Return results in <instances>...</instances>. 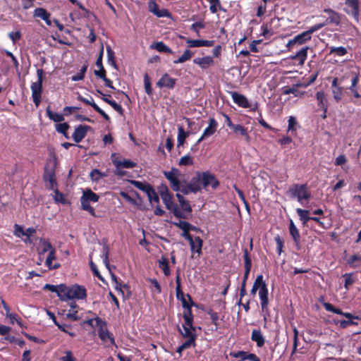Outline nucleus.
<instances>
[{"mask_svg":"<svg viewBox=\"0 0 361 361\" xmlns=\"http://www.w3.org/2000/svg\"><path fill=\"white\" fill-rule=\"evenodd\" d=\"M259 290V297L260 299V305L262 308V312L264 313L263 318L264 322L267 321V318L270 317V310L268 308L269 305V291L266 282L263 279V275L259 274L255 279L252 285L250 293L255 295Z\"/></svg>","mask_w":361,"mask_h":361,"instance_id":"1","label":"nucleus"},{"mask_svg":"<svg viewBox=\"0 0 361 361\" xmlns=\"http://www.w3.org/2000/svg\"><path fill=\"white\" fill-rule=\"evenodd\" d=\"M99 199V196L91 189L87 188L84 190L80 199L81 209L88 212L93 216H97L94 209L90 206V202H97Z\"/></svg>","mask_w":361,"mask_h":361,"instance_id":"2","label":"nucleus"},{"mask_svg":"<svg viewBox=\"0 0 361 361\" xmlns=\"http://www.w3.org/2000/svg\"><path fill=\"white\" fill-rule=\"evenodd\" d=\"M288 194L292 198H296L299 202L302 200L309 201L311 194L307 184H293L288 190Z\"/></svg>","mask_w":361,"mask_h":361,"instance_id":"3","label":"nucleus"},{"mask_svg":"<svg viewBox=\"0 0 361 361\" xmlns=\"http://www.w3.org/2000/svg\"><path fill=\"white\" fill-rule=\"evenodd\" d=\"M37 81L32 82L30 88L32 90V97L35 105L39 106L42 93V83L44 79L43 69L37 70Z\"/></svg>","mask_w":361,"mask_h":361,"instance_id":"4","label":"nucleus"},{"mask_svg":"<svg viewBox=\"0 0 361 361\" xmlns=\"http://www.w3.org/2000/svg\"><path fill=\"white\" fill-rule=\"evenodd\" d=\"M348 78H350L351 85L348 89L352 92V98L350 102L356 106H361V94L357 91V86L360 80V73L350 71L347 75Z\"/></svg>","mask_w":361,"mask_h":361,"instance_id":"5","label":"nucleus"},{"mask_svg":"<svg viewBox=\"0 0 361 361\" xmlns=\"http://www.w3.org/2000/svg\"><path fill=\"white\" fill-rule=\"evenodd\" d=\"M322 25H314L313 26L310 27L307 30L301 32L300 34H298L295 35L293 39L289 40L287 46H294L295 44L301 45L307 42V41H310L312 38V35L322 29Z\"/></svg>","mask_w":361,"mask_h":361,"instance_id":"6","label":"nucleus"},{"mask_svg":"<svg viewBox=\"0 0 361 361\" xmlns=\"http://www.w3.org/2000/svg\"><path fill=\"white\" fill-rule=\"evenodd\" d=\"M349 73H350V72L347 73L341 78H338L337 77L334 78V79L331 82V92H332L334 99L336 102H341L343 98L345 89L342 86V83L345 78H348L347 77V75Z\"/></svg>","mask_w":361,"mask_h":361,"instance_id":"7","label":"nucleus"},{"mask_svg":"<svg viewBox=\"0 0 361 361\" xmlns=\"http://www.w3.org/2000/svg\"><path fill=\"white\" fill-rule=\"evenodd\" d=\"M96 325L98 328V335L102 341L109 340L111 344H115L114 336L106 328V322L99 317H95Z\"/></svg>","mask_w":361,"mask_h":361,"instance_id":"8","label":"nucleus"},{"mask_svg":"<svg viewBox=\"0 0 361 361\" xmlns=\"http://www.w3.org/2000/svg\"><path fill=\"white\" fill-rule=\"evenodd\" d=\"M165 178L169 181L171 189L178 192L180 190V181L179 176H180V171L176 168H172L169 171H164Z\"/></svg>","mask_w":361,"mask_h":361,"instance_id":"9","label":"nucleus"},{"mask_svg":"<svg viewBox=\"0 0 361 361\" xmlns=\"http://www.w3.org/2000/svg\"><path fill=\"white\" fill-rule=\"evenodd\" d=\"M202 188H207L211 185L213 189H216L220 182L216 178L215 175L212 173L210 171H200Z\"/></svg>","mask_w":361,"mask_h":361,"instance_id":"10","label":"nucleus"},{"mask_svg":"<svg viewBox=\"0 0 361 361\" xmlns=\"http://www.w3.org/2000/svg\"><path fill=\"white\" fill-rule=\"evenodd\" d=\"M176 298L178 300H180L182 302L183 307H187L190 305H193L194 302L192 301V299L191 296L189 294H187L186 296L188 297V300L190 302V304L188 303V302L185 300V297L183 293L182 288H181V279H180V272L179 270L177 271L176 276Z\"/></svg>","mask_w":361,"mask_h":361,"instance_id":"11","label":"nucleus"},{"mask_svg":"<svg viewBox=\"0 0 361 361\" xmlns=\"http://www.w3.org/2000/svg\"><path fill=\"white\" fill-rule=\"evenodd\" d=\"M185 235V240H188L190 244L192 254L194 255L197 253V257H200L202 254L203 240L199 236L193 238L191 234H186ZM191 257L193 258L194 256L192 255Z\"/></svg>","mask_w":361,"mask_h":361,"instance_id":"12","label":"nucleus"},{"mask_svg":"<svg viewBox=\"0 0 361 361\" xmlns=\"http://www.w3.org/2000/svg\"><path fill=\"white\" fill-rule=\"evenodd\" d=\"M69 299L84 300L87 298V290L83 286L74 284L69 287Z\"/></svg>","mask_w":361,"mask_h":361,"instance_id":"13","label":"nucleus"},{"mask_svg":"<svg viewBox=\"0 0 361 361\" xmlns=\"http://www.w3.org/2000/svg\"><path fill=\"white\" fill-rule=\"evenodd\" d=\"M345 4L346 7L344 8L345 12L353 17V18L358 22L359 21V8L360 1L359 0H345Z\"/></svg>","mask_w":361,"mask_h":361,"instance_id":"14","label":"nucleus"},{"mask_svg":"<svg viewBox=\"0 0 361 361\" xmlns=\"http://www.w3.org/2000/svg\"><path fill=\"white\" fill-rule=\"evenodd\" d=\"M57 165L56 158L53 160H48L45 164L43 173V180H47L51 178H55L56 169Z\"/></svg>","mask_w":361,"mask_h":361,"instance_id":"15","label":"nucleus"},{"mask_svg":"<svg viewBox=\"0 0 361 361\" xmlns=\"http://www.w3.org/2000/svg\"><path fill=\"white\" fill-rule=\"evenodd\" d=\"M218 127V123L214 118H209V126L204 130L202 135L197 140L195 145H199L204 139L213 135Z\"/></svg>","mask_w":361,"mask_h":361,"instance_id":"16","label":"nucleus"},{"mask_svg":"<svg viewBox=\"0 0 361 361\" xmlns=\"http://www.w3.org/2000/svg\"><path fill=\"white\" fill-rule=\"evenodd\" d=\"M324 12L328 14V18L326 19L324 23H317V25H322V28L325 25L329 24H334L336 25H338L340 24L341 20V14L331 8H325Z\"/></svg>","mask_w":361,"mask_h":361,"instance_id":"17","label":"nucleus"},{"mask_svg":"<svg viewBox=\"0 0 361 361\" xmlns=\"http://www.w3.org/2000/svg\"><path fill=\"white\" fill-rule=\"evenodd\" d=\"M161 198L165 204L166 208L171 211L175 216H181L180 213L178 210V204L173 202V195L171 192L161 196Z\"/></svg>","mask_w":361,"mask_h":361,"instance_id":"18","label":"nucleus"},{"mask_svg":"<svg viewBox=\"0 0 361 361\" xmlns=\"http://www.w3.org/2000/svg\"><path fill=\"white\" fill-rule=\"evenodd\" d=\"M92 130V128L87 125H79L78 126L73 135L72 138L76 142H80L86 136L88 131Z\"/></svg>","mask_w":361,"mask_h":361,"instance_id":"19","label":"nucleus"},{"mask_svg":"<svg viewBox=\"0 0 361 361\" xmlns=\"http://www.w3.org/2000/svg\"><path fill=\"white\" fill-rule=\"evenodd\" d=\"M176 79L171 78L168 73H164L156 83L159 88L166 87L172 90L175 87Z\"/></svg>","mask_w":361,"mask_h":361,"instance_id":"20","label":"nucleus"},{"mask_svg":"<svg viewBox=\"0 0 361 361\" xmlns=\"http://www.w3.org/2000/svg\"><path fill=\"white\" fill-rule=\"evenodd\" d=\"M228 93L231 96L233 102L236 104L238 106L245 109L251 107V105L249 103L248 99L245 95L239 94L238 92L234 91H230L228 92Z\"/></svg>","mask_w":361,"mask_h":361,"instance_id":"21","label":"nucleus"},{"mask_svg":"<svg viewBox=\"0 0 361 361\" xmlns=\"http://www.w3.org/2000/svg\"><path fill=\"white\" fill-rule=\"evenodd\" d=\"M324 307L326 311L331 312L334 314L343 315L348 319H360L358 316H355L350 312H344L341 309L335 307L332 304L329 302L324 303Z\"/></svg>","mask_w":361,"mask_h":361,"instance_id":"22","label":"nucleus"},{"mask_svg":"<svg viewBox=\"0 0 361 361\" xmlns=\"http://www.w3.org/2000/svg\"><path fill=\"white\" fill-rule=\"evenodd\" d=\"M178 210L181 214V216H177L178 218L188 219L192 212V207L190 202L185 200V201L180 202V207L178 205Z\"/></svg>","mask_w":361,"mask_h":361,"instance_id":"23","label":"nucleus"},{"mask_svg":"<svg viewBox=\"0 0 361 361\" xmlns=\"http://www.w3.org/2000/svg\"><path fill=\"white\" fill-rule=\"evenodd\" d=\"M33 16L35 18H39L45 21L47 25H51V22L50 20L51 14L43 8H37L34 10Z\"/></svg>","mask_w":361,"mask_h":361,"instance_id":"24","label":"nucleus"},{"mask_svg":"<svg viewBox=\"0 0 361 361\" xmlns=\"http://www.w3.org/2000/svg\"><path fill=\"white\" fill-rule=\"evenodd\" d=\"M56 249L54 248V249H52L51 250H50V252H49L48 256L46 259V261H45V265L48 267L49 269H50V270L56 269L61 267V264L59 263H57V262H56L54 264L52 263L53 260H56Z\"/></svg>","mask_w":361,"mask_h":361,"instance_id":"25","label":"nucleus"},{"mask_svg":"<svg viewBox=\"0 0 361 361\" xmlns=\"http://www.w3.org/2000/svg\"><path fill=\"white\" fill-rule=\"evenodd\" d=\"M243 259L245 264L243 280H247L252 267V261L247 248H245L243 250Z\"/></svg>","mask_w":361,"mask_h":361,"instance_id":"26","label":"nucleus"},{"mask_svg":"<svg viewBox=\"0 0 361 361\" xmlns=\"http://www.w3.org/2000/svg\"><path fill=\"white\" fill-rule=\"evenodd\" d=\"M190 47H212L214 40L188 39L186 42Z\"/></svg>","mask_w":361,"mask_h":361,"instance_id":"27","label":"nucleus"},{"mask_svg":"<svg viewBox=\"0 0 361 361\" xmlns=\"http://www.w3.org/2000/svg\"><path fill=\"white\" fill-rule=\"evenodd\" d=\"M195 64L198 65L201 68L206 69L214 64V60L212 56H207L202 58H196L193 60Z\"/></svg>","mask_w":361,"mask_h":361,"instance_id":"28","label":"nucleus"},{"mask_svg":"<svg viewBox=\"0 0 361 361\" xmlns=\"http://www.w3.org/2000/svg\"><path fill=\"white\" fill-rule=\"evenodd\" d=\"M309 47L305 46L301 48L291 59L298 61L299 65H303L307 58Z\"/></svg>","mask_w":361,"mask_h":361,"instance_id":"29","label":"nucleus"},{"mask_svg":"<svg viewBox=\"0 0 361 361\" xmlns=\"http://www.w3.org/2000/svg\"><path fill=\"white\" fill-rule=\"evenodd\" d=\"M39 244L40 247L38 248V254L39 255H42L45 254L47 252H50L52 249H54V247L52 246V245L50 243L49 240L45 238H40L39 239Z\"/></svg>","mask_w":361,"mask_h":361,"instance_id":"30","label":"nucleus"},{"mask_svg":"<svg viewBox=\"0 0 361 361\" xmlns=\"http://www.w3.org/2000/svg\"><path fill=\"white\" fill-rule=\"evenodd\" d=\"M112 162L117 169H132L136 166V163L129 159H123V161H121L116 159H112Z\"/></svg>","mask_w":361,"mask_h":361,"instance_id":"31","label":"nucleus"},{"mask_svg":"<svg viewBox=\"0 0 361 361\" xmlns=\"http://www.w3.org/2000/svg\"><path fill=\"white\" fill-rule=\"evenodd\" d=\"M251 339L252 341L256 342L257 347L261 348L264 344V338L260 330H252Z\"/></svg>","mask_w":361,"mask_h":361,"instance_id":"32","label":"nucleus"},{"mask_svg":"<svg viewBox=\"0 0 361 361\" xmlns=\"http://www.w3.org/2000/svg\"><path fill=\"white\" fill-rule=\"evenodd\" d=\"M158 264H159V268L163 271V272L166 276H168L171 274V270H170L169 264V259L167 257H166L164 256H161V258L158 260Z\"/></svg>","mask_w":361,"mask_h":361,"instance_id":"33","label":"nucleus"},{"mask_svg":"<svg viewBox=\"0 0 361 361\" xmlns=\"http://www.w3.org/2000/svg\"><path fill=\"white\" fill-rule=\"evenodd\" d=\"M56 294L61 300H68V295H69V287H67L63 283L58 285Z\"/></svg>","mask_w":361,"mask_h":361,"instance_id":"34","label":"nucleus"},{"mask_svg":"<svg viewBox=\"0 0 361 361\" xmlns=\"http://www.w3.org/2000/svg\"><path fill=\"white\" fill-rule=\"evenodd\" d=\"M289 232L295 244L298 245L300 240V232L292 220L290 221Z\"/></svg>","mask_w":361,"mask_h":361,"instance_id":"35","label":"nucleus"},{"mask_svg":"<svg viewBox=\"0 0 361 361\" xmlns=\"http://www.w3.org/2000/svg\"><path fill=\"white\" fill-rule=\"evenodd\" d=\"M188 136L189 133L185 132L182 126H179L178 129L177 147L183 146Z\"/></svg>","mask_w":361,"mask_h":361,"instance_id":"36","label":"nucleus"},{"mask_svg":"<svg viewBox=\"0 0 361 361\" xmlns=\"http://www.w3.org/2000/svg\"><path fill=\"white\" fill-rule=\"evenodd\" d=\"M348 54V50L344 47H329V53L330 56H343Z\"/></svg>","mask_w":361,"mask_h":361,"instance_id":"37","label":"nucleus"},{"mask_svg":"<svg viewBox=\"0 0 361 361\" xmlns=\"http://www.w3.org/2000/svg\"><path fill=\"white\" fill-rule=\"evenodd\" d=\"M317 100L318 101V106L321 107L325 112L327 111V102L326 99L325 94L323 91H319L316 94Z\"/></svg>","mask_w":361,"mask_h":361,"instance_id":"38","label":"nucleus"},{"mask_svg":"<svg viewBox=\"0 0 361 361\" xmlns=\"http://www.w3.org/2000/svg\"><path fill=\"white\" fill-rule=\"evenodd\" d=\"M296 212L303 225H305L312 218V216H309V210L298 208Z\"/></svg>","mask_w":361,"mask_h":361,"instance_id":"39","label":"nucleus"},{"mask_svg":"<svg viewBox=\"0 0 361 361\" xmlns=\"http://www.w3.org/2000/svg\"><path fill=\"white\" fill-rule=\"evenodd\" d=\"M152 48L155 49L159 52L173 54V51L167 47L163 42H157L151 45Z\"/></svg>","mask_w":361,"mask_h":361,"instance_id":"40","label":"nucleus"},{"mask_svg":"<svg viewBox=\"0 0 361 361\" xmlns=\"http://www.w3.org/2000/svg\"><path fill=\"white\" fill-rule=\"evenodd\" d=\"M235 133H240L242 136L245 137L247 141L250 140V136L247 130L245 127L240 124H235L231 128Z\"/></svg>","mask_w":361,"mask_h":361,"instance_id":"41","label":"nucleus"},{"mask_svg":"<svg viewBox=\"0 0 361 361\" xmlns=\"http://www.w3.org/2000/svg\"><path fill=\"white\" fill-rule=\"evenodd\" d=\"M46 113L49 118L54 122H61L64 120V117L63 115L51 111L49 106H47L46 109Z\"/></svg>","mask_w":361,"mask_h":361,"instance_id":"42","label":"nucleus"},{"mask_svg":"<svg viewBox=\"0 0 361 361\" xmlns=\"http://www.w3.org/2000/svg\"><path fill=\"white\" fill-rule=\"evenodd\" d=\"M131 183L136 188L145 192L146 194H147L152 188V186L147 183H142L138 180H132Z\"/></svg>","mask_w":361,"mask_h":361,"instance_id":"43","label":"nucleus"},{"mask_svg":"<svg viewBox=\"0 0 361 361\" xmlns=\"http://www.w3.org/2000/svg\"><path fill=\"white\" fill-rule=\"evenodd\" d=\"M191 185L196 188L195 190L198 192H200L202 190V184H201V179H200V171L196 172V174L195 176H193L190 182Z\"/></svg>","mask_w":361,"mask_h":361,"instance_id":"44","label":"nucleus"},{"mask_svg":"<svg viewBox=\"0 0 361 361\" xmlns=\"http://www.w3.org/2000/svg\"><path fill=\"white\" fill-rule=\"evenodd\" d=\"M109 248L108 245H104L102 248V257L103 262L105 264L106 267L111 273L109 260Z\"/></svg>","mask_w":361,"mask_h":361,"instance_id":"45","label":"nucleus"},{"mask_svg":"<svg viewBox=\"0 0 361 361\" xmlns=\"http://www.w3.org/2000/svg\"><path fill=\"white\" fill-rule=\"evenodd\" d=\"M183 331L180 329V332L183 338H190L194 336L197 339V334H195V328H188V326H183Z\"/></svg>","mask_w":361,"mask_h":361,"instance_id":"46","label":"nucleus"},{"mask_svg":"<svg viewBox=\"0 0 361 361\" xmlns=\"http://www.w3.org/2000/svg\"><path fill=\"white\" fill-rule=\"evenodd\" d=\"M193 164V157L190 154H186L182 157L178 161V165L180 166H192Z\"/></svg>","mask_w":361,"mask_h":361,"instance_id":"47","label":"nucleus"},{"mask_svg":"<svg viewBox=\"0 0 361 361\" xmlns=\"http://www.w3.org/2000/svg\"><path fill=\"white\" fill-rule=\"evenodd\" d=\"M192 55V51H191L189 49H186L181 56H180L178 59L173 61V63L178 64L184 63L186 61L190 59Z\"/></svg>","mask_w":361,"mask_h":361,"instance_id":"48","label":"nucleus"},{"mask_svg":"<svg viewBox=\"0 0 361 361\" xmlns=\"http://www.w3.org/2000/svg\"><path fill=\"white\" fill-rule=\"evenodd\" d=\"M106 52H107V58H108L109 63L116 68L117 65H116V61L115 60V53L111 49V48L109 45L106 46Z\"/></svg>","mask_w":361,"mask_h":361,"instance_id":"49","label":"nucleus"},{"mask_svg":"<svg viewBox=\"0 0 361 361\" xmlns=\"http://www.w3.org/2000/svg\"><path fill=\"white\" fill-rule=\"evenodd\" d=\"M87 65L84 64L82 66V68H80V71L77 74L73 75L71 77V80L72 81L82 80L85 78V75L87 71Z\"/></svg>","mask_w":361,"mask_h":361,"instance_id":"50","label":"nucleus"},{"mask_svg":"<svg viewBox=\"0 0 361 361\" xmlns=\"http://www.w3.org/2000/svg\"><path fill=\"white\" fill-rule=\"evenodd\" d=\"M190 223L188 222V221H180L178 223L176 224V225L180 228V229L183 230V233L182 234V236L186 239V234H190L189 233V226H190Z\"/></svg>","mask_w":361,"mask_h":361,"instance_id":"51","label":"nucleus"},{"mask_svg":"<svg viewBox=\"0 0 361 361\" xmlns=\"http://www.w3.org/2000/svg\"><path fill=\"white\" fill-rule=\"evenodd\" d=\"M144 85H145V92L149 96L152 95L153 90L152 88V84H151L150 78L147 73H145L144 75Z\"/></svg>","mask_w":361,"mask_h":361,"instance_id":"52","label":"nucleus"},{"mask_svg":"<svg viewBox=\"0 0 361 361\" xmlns=\"http://www.w3.org/2000/svg\"><path fill=\"white\" fill-rule=\"evenodd\" d=\"M206 313L210 316L212 322L215 325V330H216L218 328L219 314L211 308L207 310Z\"/></svg>","mask_w":361,"mask_h":361,"instance_id":"53","label":"nucleus"},{"mask_svg":"<svg viewBox=\"0 0 361 361\" xmlns=\"http://www.w3.org/2000/svg\"><path fill=\"white\" fill-rule=\"evenodd\" d=\"M70 126L67 123H59L56 125V130L63 134L66 138H68L67 130L69 129Z\"/></svg>","mask_w":361,"mask_h":361,"instance_id":"54","label":"nucleus"},{"mask_svg":"<svg viewBox=\"0 0 361 361\" xmlns=\"http://www.w3.org/2000/svg\"><path fill=\"white\" fill-rule=\"evenodd\" d=\"M357 262H361V255H353L347 260L348 264L353 269H355L359 266L356 264Z\"/></svg>","mask_w":361,"mask_h":361,"instance_id":"55","label":"nucleus"},{"mask_svg":"<svg viewBox=\"0 0 361 361\" xmlns=\"http://www.w3.org/2000/svg\"><path fill=\"white\" fill-rule=\"evenodd\" d=\"M353 273H346L343 275V277L345 278V283H344V288L348 290L350 289V286H352L355 280L353 279Z\"/></svg>","mask_w":361,"mask_h":361,"instance_id":"56","label":"nucleus"},{"mask_svg":"<svg viewBox=\"0 0 361 361\" xmlns=\"http://www.w3.org/2000/svg\"><path fill=\"white\" fill-rule=\"evenodd\" d=\"M147 197L149 199V201L151 203L154 202V203L159 204V197L158 194L157 193V192L155 191V190L154 189L153 187L150 189V190L147 194Z\"/></svg>","mask_w":361,"mask_h":361,"instance_id":"57","label":"nucleus"},{"mask_svg":"<svg viewBox=\"0 0 361 361\" xmlns=\"http://www.w3.org/2000/svg\"><path fill=\"white\" fill-rule=\"evenodd\" d=\"M53 191L54 192V200L55 202L61 203L63 204L66 203V200L64 195L62 192H61L58 190V188L55 189Z\"/></svg>","mask_w":361,"mask_h":361,"instance_id":"58","label":"nucleus"},{"mask_svg":"<svg viewBox=\"0 0 361 361\" xmlns=\"http://www.w3.org/2000/svg\"><path fill=\"white\" fill-rule=\"evenodd\" d=\"M297 87H298L296 86V84L295 85H293V87H289V86H284L282 88V94H284V95L293 94L295 96H298V90Z\"/></svg>","mask_w":361,"mask_h":361,"instance_id":"59","label":"nucleus"},{"mask_svg":"<svg viewBox=\"0 0 361 361\" xmlns=\"http://www.w3.org/2000/svg\"><path fill=\"white\" fill-rule=\"evenodd\" d=\"M248 352L240 350L238 352H231L229 355L236 358H240L239 361L247 360Z\"/></svg>","mask_w":361,"mask_h":361,"instance_id":"60","label":"nucleus"},{"mask_svg":"<svg viewBox=\"0 0 361 361\" xmlns=\"http://www.w3.org/2000/svg\"><path fill=\"white\" fill-rule=\"evenodd\" d=\"M149 11L154 14L155 16L158 13L159 8L155 0H149L148 3Z\"/></svg>","mask_w":361,"mask_h":361,"instance_id":"61","label":"nucleus"},{"mask_svg":"<svg viewBox=\"0 0 361 361\" xmlns=\"http://www.w3.org/2000/svg\"><path fill=\"white\" fill-rule=\"evenodd\" d=\"M45 183L46 187L49 189L54 190L55 189L58 188V183L56 181V178H51L47 180H44Z\"/></svg>","mask_w":361,"mask_h":361,"instance_id":"62","label":"nucleus"},{"mask_svg":"<svg viewBox=\"0 0 361 361\" xmlns=\"http://www.w3.org/2000/svg\"><path fill=\"white\" fill-rule=\"evenodd\" d=\"M195 188H194L190 183H187L185 185L181 187L180 186V191L184 195H188L189 193L193 192L197 193V192L195 190Z\"/></svg>","mask_w":361,"mask_h":361,"instance_id":"63","label":"nucleus"},{"mask_svg":"<svg viewBox=\"0 0 361 361\" xmlns=\"http://www.w3.org/2000/svg\"><path fill=\"white\" fill-rule=\"evenodd\" d=\"M116 111H117L120 115L123 116L124 113V110L121 104L116 103L114 100H111L109 104Z\"/></svg>","mask_w":361,"mask_h":361,"instance_id":"64","label":"nucleus"}]
</instances>
